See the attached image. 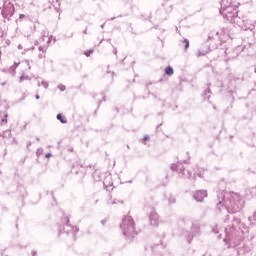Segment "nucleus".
<instances>
[{
	"label": "nucleus",
	"mask_w": 256,
	"mask_h": 256,
	"mask_svg": "<svg viewBox=\"0 0 256 256\" xmlns=\"http://www.w3.org/2000/svg\"><path fill=\"white\" fill-rule=\"evenodd\" d=\"M217 197V209L220 213H231L233 215L243 209L241 196L237 193L222 191L217 194Z\"/></svg>",
	"instance_id": "nucleus-1"
},
{
	"label": "nucleus",
	"mask_w": 256,
	"mask_h": 256,
	"mask_svg": "<svg viewBox=\"0 0 256 256\" xmlns=\"http://www.w3.org/2000/svg\"><path fill=\"white\" fill-rule=\"evenodd\" d=\"M229 219H232V224H229L225 228L226 237L224 241L225 243H228V249H231V247H237L235 239H233V236L231 234L233 233V229H235V227H237L241 223V220L235 216H227V218L225 219V223H227Z\"/></svg>",
	"instance_id": "nucleus-2"
},
{
	"label": "nucleus",
	"mask_w": 256,
	"mask_h": 256,
	"mask_svg": "<svg viewBox=\"0 0 256 256\" xmlns=\"http://www.w3.org/2000/svg\"><path fill=\"white\" fill-rule=\"evenodd\" d=\"M237 6L231 5V0H222L220 14L223 15L227 21H233L237 16Z\"/></svg>",
	"instance_id": "nucleus-3"
},
{
	"label": "nucleus",
	"mask_w": 256,
	"mask_h": 256,
	"mask_svg": "<svg viewBox=\"0 0 256 256\" xmlns=\"http://www.w3.org/2000/svg\"><path fill=\"white\" fill-rule=\"evenodd\" d=\"M120 229L123 232V235L125 237H128V239H133L135 235H137V232H135V222L133 221V218L131 216H126L120 225Z\"/></svg>",
	"instance_id": "nucleus-4"
},
{
	"label": "nucleus",
	"mask_w": 256,
	"mask_h": 256,
	"mask_svg": "<svg viewBox=\"0 0 256 256\" xmlns=\"http://www.w3.org/2000/svg\"><path fill=\"white\" fill-rule=\"evenodd\" d=\"M1 13L4 19H11V16L15 14V6L11 2L6 1Z\"/></svg>",
	"instance_id": "nucleus-5"
},
{
	"label": "nucleus",
	"mask_w": 256,
	"mask_h": 256,
	"mask_svg": "<svg viewBox=\"0 0 256 256\" xmlns=\"http://www.w3.org/2000/svg\"><path fill=\"white\" fill-rule=\"evenodd\" d=\"M171 169L172 171H177V173H179L181 177H191V172L185 170L181 162H178L177 164H172Z\"/></svg>",
	"instance_id": "nucleus-6"
},
{
	"label": "nucleus",
	"mask_w": 256,
	"mask_h": 256,
	"mask_svg": "<svg viewBox=\"0 0 256 256\" xmlns=\"http://www.w3.org/2000/svg\"><path fill=\"white\" fill-rule=\"evenodd\" d=\"M205 197H207V190H198L193 195V198L198 203H201L203 201V199H205Z\"/></svg>",
	"instance_id": "nucleus-7"
},
{
	"label": "nucleus",
	"mask_w": 256,
	"mask_h": 256,
	"mask_svg": "<svg viewBox=\"0 0 256 256\" xmlns=\"http://www.w3.org/2000/svg\"><path fill=\"white\" fill-rule=\"evenodd\" d=\"M149 219H150V224L153 227H157L159 225V214H157V212L151 211Z\"/></svg>",
	"instance_id": "nucleus-8"
},
{
	"label": "nucleus",
	"mask_w": 256,
	"mask_h": 256,
	"mask_svg": "<svg viewBox=\"0 0 256 256\" xmlns=\"http://www.w3.org/2000/svg\"><path fill=\"white\" fill-rule=\"evenodd\" d=\"M243 31H255V24L251 20H244L242 25Z\"/></svg>",
	"instance_id": "nucleus-9"
},
{
	"label": "nucleus",
	"mask_w": 256,
	"mask_h": 256,
	"mask_svg": "<svg viewBox=\"0 0 256 256\" xmlns=\"http://www.w3.org/2000/svg\"><path fill=\"white\" fill-rule=\"evenodd\" d=\"M192 233H193L192 235L191 234L188 235V243H191V241H193V237L199 234V225L194 224L192 226Z\"/></svg>",
	"instance_id": "nucleus-10"
},
{
	"label": "nucleus",
	"mask_w": 256,
	"mask_h": 256,
	"mask_svg": "<svg viewBox=\"0 0 256 256\" xmlns=\"http://www.w3.org/2000/svg\"><path fill=\"white\" fill-rule=\"evenodd\" d=\"M38 49L42 52L38 54L39 59H45V54L47 53V49H49V45L40 46Z\"/></svg>",
	"instance_id": "nucleus-11"
},
{
	"label": "nucleus",
	"mask_w": 256,
	"mask_h": 256,
	"mask_svg": "<svg viewBox=\"0 0 256 256\" xmlns=\"http://www.w3.org/2000/svg\"><path fill=\"white\" fill-rule=\"evenodd\" d=\"M174 71H173V67L171 66H167L165 68V75H168V77H171L173 75Z\"/></svg>",
	"instance_id": "nucleus-12"
},
{
	"label": "nucleus",
	"mask_w": 256,
	"mask_h": 256,
	"mask_svg": "<svg viewBox=\"0 0 256 256\" xmlns=\"http://www.w3.org/2000/svg\"><path fill=\"white\" fill-rule=\"evenodd\" d=\"M56 119H57L58 121H60V123H63V124L67 123V118L64 117L62 114H58V115L56 116Z\"/></svg>",
	"instance_id": "nucleus-13"
},
{
	"label": "nucleus",
	"mask_w": 256,
	"mask_h": 256,
	"mask_svg": "<svg viewBox=\"0 0 256 256\" xmlns=\"http://www.w3.org/2000/svg\"><path fill=\"white\" fill-rule=\"evenodd\" d=\"M182 44L184 45L185 51H187V49H189V40L188 39H184L182 41Z\"/></svg>",
	"instance_id": "nucleus-14"
},
{
	"label": "nucleus",
	"mask_w": 256,
	"mask_h": 256,
	"mask_svg": "<svg viewBox=\"0 0 256 256\" xmlns=\"http://www.w3.org/2000/svg\"><path fill=\"white\" fill-rule=\"evenodd\" d=\"M41 85L44 87V89H49V82L42 80Z\"/></svg>",
	"instance_id": "nucleus-15"
},
{
	"label": "nucleus",
	"mask_w": 256,
	"mask_h": 256,
	"mask_svg": "<svg viewBox=\"0 0 256 256\" xmlns=\"http://www.w3.org/2000/svg\"><path fill=\"white\" fill-rule=\"evenodd\" d=\"M51 41H53V43H55V41H57V40L55 39L54 36H50V37L48 38V41H47V44H46V45H48V47H49V44L51 43Z\"/></svg>",
	"instance_id": "nucleus-16"
},
{
	"label": "nucleus",
	"mask_w": 256,
	"mask_h": 256,
	"mask_svg": "<svg viewBox=\"0 0 256 256\" xmlns=\"http://www.w3.org/2000/svg\"><path fill=\"white\" fill-rule=\"evenodd\" d=\"M36 155H37V157H41V155H43V148H38Z\"/></svg>",
	"instance_id": "nucleus-17"
},
{
	"label": "nucleus",
	"mask_w": 256,
	"mask_h": 256,
	"mask_svg": "<svg viewBox=\"0 0 256 256\" xmlns=\"http://www.w3.org/2000/svg\"><path fill=\"white\" fill-rule=\"evenodd\" d=\"M175 198L173 196H170L168 199L169 205H173L175 203Z\"/></svg>",
	"instance_id": "nucleus-18"
},
{
	"label": "nucleus",
	"mask_w": 256,
	"mask_h": 256,
	"mask_svg": "<svg viewBox=\"0 0 256 256\" xmlns=\"http://www.w3.org/2000/svg\"><path fill=\"white\" fill-rule=\"evenodd\" d=\"M45 37H49V34L45 31L42 32V38L40 41H45Z\"/></svg>",
	"instance_id": "nucleus-19"
},
{
	"label": "nucleus",
	"mask_w": 256,
	"mask_h": 256,
	"mask_svg": "<svg viewBox=\"0 0 256 256\" xmlns=\"http://www.w3.org/2000/svg\"><path fill=\"white\" fill-rule=\"evenodd\" d=\"M30 79H31V78H30L29 76L23 75V76L20 77V83L23 82V81H25V80H30Z\"/></svg>",
	"instance_id": "nucleus-20"
},
{
	"label": "nucleus",
	"mask_w": 256,
	"mask_h": 256,
	"mask_svg": "<svg viewBox=\"0 0 256 256\" xmlns=\"http://www.w3.org/2000/svg\"><path fill=\"white\" fill-rule=\"evenodd\" d=\"M198 177H200L201 179H203L204 175H205V170L200 171L199 173H197Z\"/></svg>",
	"instance_id": "nucleus-21"
},
{
	"label": "nucleus",
	"mask_w": 256,
	"mask_h": 256,
	"mask_svg": "<svg viewBox=\"0 0 256 256\" xmlns=\"http://www.w3.org/2000/svg\"><path fill=\"white\" fill-rule=\"evenodd\" d=\"M58 89L60 90V91H65V85H63V84H59L58 85Z\"/></svg>",
	"instance_id": "nucleus-22"
},
{
	"label": "nucleus",
	"mask_w": 256,
	"mask_h": 256,
	"mask_svg": "<svg viewBox=\"0 0 256 256\" xmlns=\"http://www.w3.org/2000/svg\"><path fill=\"white\" fill-rule=\"evenodd\" d=\"M93 53V49H90L88 52H85L86 57H89Z\"/></svg>",
	"instance_id": "nucleus-23"
},
{
	"label": "nucleus",
	"mask_w": 256,
	"mask_h": 256,
	"mask_svg": "<svg viewBox=\"0 0 256 256\" xmlns=\"http://www.w3.org/2000/svg\"><path fill=\"white\" fill-rule=\"evenodd\" d=\"M204 55H207V52H198V57H202Z\"/></svg>",
	"instance_id": "nucleus-24"
},
{
	"label": "nucleus",
	"mask_w": 256,
	"mask_h": 256,
	"mask_svg": "<svg viewBox=\"0 0 256 256\" xmlns=\"http://www.w3.org/2000/svg\"><path fill=\"white\" fill-rule=\"evenodd\" d=\"M212 231H213V233H219V229L217 228V226L214 227V228L212 229Z\"/></svg>",
	"instance_id": "nucleus-25"
},
{
	"label": "nucleus",
	"mask_w": 256,
	"mask_h": 256,
	"mask_svg": "<svg viewBox=\"0 0 256 256\" xmlns=\"http://www.w3.org/2000/svg\"><path fill=\"white\" fill-rule=\"evenodd\" d=\"M7 117H8V114H5V118L2 119V123H7Z\"/></svg>",
	"instance_id": "nucleus-26"
},
{
	"label": "nucleus",
	"mask_w": 256,
	"mask_h": 256,
	"mask_svg": "<svg viewBox=\"0 0 256 256\" xmlns=\"http://www.w3.org/2000/svg\"><path fill=\"white\" fill-rule=\"evenodd\" d=\"M25 63L27 64L28 69L31 70V64H29V60H26Z\"/></svg>",
	"instance_id": "nucleus-27"
},
{
	"label": "nucleus",
	"mask_w": 256,
	"mask_h": 256,
	"mask_svg": "<svg viewBox=\"0 0 256 256\" xmlns=\"http://www.w3.org/2000/svg\"><path fill=\"white\" fill-rule=\"evenodd\" d=\"M143 141H149V135H145Z\"/></svg>",
	"instance_id": "nucleus-28"
},
{
	"label": "nucleus",
	"mask_w": 256,
	"mask_h": 256,
	"mask_svg": "<svg viewBox=\"0 0 256 256\" xmlns=\"http://www.w3.org/2000/svg\"><path fill=\"white\" fill-rule=\"evenodd\" d=\"M45 157H46V159H49V157H52V154H51V153H47V154L45 155Z\"/></svg>",
	"instance_id": "nucleus-29"
},
{
	"label": "nucleus",
	"mask_w": 256,
	"mask_h": 256,
	"mask_svg": "<svg viewBox=\"0 0 256 256\" xmlns=\"http://www.w3.org/2000/svg\"><path fill=\"white\" fill-rule=\"evenodd\" d=\"M19 19H25V15L24 14H20L19 15Z\"/></svg>",
	"instance_id": "nucleus-30"
},
{
	"label": "nucleus",
	"mask_w": 256,
	"mask_h": 256,
	"mask_svg": "<svg viewBox=\"0 0 256 256\" xmlns=\"http://www.w3.org/2000/svg\"><path fill=\"white\" fill-rule=\"evenodd\" d=\"M110 205H117V201L109 202Z\"/></svg>",
	"instance_id": "nucleus-31"
},
{
	"label": "nucleus",
	"mask_w": 256,
	"mask_h": 256,
	"mask_svg": "<svg viewBox=\"0 0 256 256\" xmlns=\"http://www.w3.org/2000/svg\"><path fill=\"white\" fill-rule=\"evenodd\" d=\"M244 253L243 250H238V255H243Z\"/></svg>",
	"instance_id": "nucleus-32"
},
{
	"label": "nucleus",
	"mask_w": 256,
	"mask_h": 256,
	"mask_svg": "<svg viewBox=\"0 0 256 256\" xmlns=\"http://www.w3.org/2000/svg\"><path fill=\"white\" fill-rule=\"evenodd\" d=\"M32 255H33V256H36V255H37V251H36V250H33V251H32Z\"/></svg>",
	"instance_id": "nucleus-33"
},
{
	"label": "nucleus",
	"mask_w": 256,
	"mask_h": 256,
	"mask_svg": "<svg viewBox=\"0 0 256 256\" xmlns=\"http://www.w3.org/2000/svg\"><path fill=\"white\" fill-rule=\"evenodd\" d=\"M113 53L114 55H117V48H114Z\"/></svg>",
	"instance_id": "nucleus-34"
},
{
	"label": "nucleus",
	"mask_w": 256,
	"mask_h": 256,
	"mask_svg": "<svg viewBox=\"0 0 256 256\" xmlns=\"http://www.w3.org/2000/svg\"><path fill=\"white\" fill-rule=\"evenodd\" d=\"M253 219H254V221H256V211H255V213L253 215Z\"/></svg>",
	"instance_id": "nucleus-35"
},
{
	"label": "nucleus",
	"mask_w": 256,
	"mask_h": 256,
	"mask_svg": "<svg viewBox=\"0 0 256 256\" xmlns=\"http://www.w3.org/2000/svg\"><path fill=\"white\" fill-rule=\"evenodd\" d=\"M18 49H23V46L21 44H19Z\"/></svg>",
	"instance_id": "nucleus-36"
},
{
	"label": "nucleus",
	"mask_w": 256,
	"mask_h": 256,
	"mask_svg": "<svg viewBox=\"0 0 256 256\" xmlns=\"http://www.w3.org/2000/svg\"><path fill=\"white\" fill-rule=\"evenodd\" d=\"M33 49H35V47H32L31 49H25V51H31Z\"/></svg>",
	"instance_id": "nucleus-37"
},
{
	"label": "nucleus",
	"mask_w": 256,
	"mask_h": 256,
	"mask_svg": "<svg viewBox=\"0 0 256 256\" xmlns=\"http://www.w3.org/2000/svg\"><path fill=\"white\" fill-rule=\"evenodd\" d=\"M11 69H13V71H15V69H17V66H12Z\"/></svg>",
	"instance_id": "nucleus-38"
},
{
	"label": "nucleus",
	"mask_w": 256,
	"mask_h": 256,
	"mask_svg": "<svg viewBox=\"0 0 256 256\" xmlns=\"http://www.w3.org/2000/svg\"><path fill=\"white\" fill-rule=\"evenodd\" d=\"M83 34H84V35H87V29H85V30L83 31Z\"/></svg>",
	"instance_id": "nucleus-39"
},
{
	"label": "nucleus",
	"mask_w": 256,
	"mask_h": 256,
	"mask_svg": "<svg viewBox=\"0 0 256 256\" xmlns=\"http://www.w3.org/2000/svg\"><path fill=\"white\" fill-rule=\"evenodd\" d=\"M36 99H40V96H39V94H37V95H36Z\"/></svg>",
	"instance_id": "nucleus-40"
},
{
	"label": "nucleus",
	"mask_w": 256,
	"mask_h": 256,
	"mask_svg": "<svg viewBox=\"0 0 256 256\" xmlns=\"http://www.w3.org/2000/svg\"><path fill=\"white\" fill-rule=\"evenodd\" d=\"M27 147H31V142H29V143L27 144Z\"/></svg>",
	"instance_id": "nucleus-41"
},
{
	"label": "nucleus",
	"mask_w": 256,
	"mask_h": 256,
	"mask_svg": "<svg viewBox=\"0 0 256 256\" xmlns=\"http://www.w3.org/2000/svg\"><path fill=\"white\" fill-rule=\"evenodd\" d=\"M101 223H102V225H105V220H102Z\"/></svg>",
	"instance_id": "nucleus-42"
},
{
	"label": "nucleus",
	"mask_w": 256,
	"mask_h": 256,
	"mask_svg": "<svg viewBox=\"0 0 256 256\" xmlns=\"http://www.w3.org/2000/svg\"><path fill=\"white\" fill-rule=\"evenodd\" d=\"M38 87H41V82L38 81Z\"/></svg>",
	"instance_id": "nucleus-43"
},
{
	"label": "nucleus",
	"mask_w": 256,
	"mask_h": 256,
	"mask_svg": "<svg viewBox=\"0 0 256 256\" xmlns=\"http://www.w3.org/2000/svg\"><path fill=\"white\" fill-rule=\"evenodd\" d=\"M115 19V17L111 18L110 21H113Z\"/></svg>",
	"instance_id": "nucleus-44"
},
{
	"label": "nucleus",
	"mask_w": 256,
	"mask_h": 256,
	"mask_svg": "<svg viewBox=\"0 0 256 256\" xmlns=\"http://www.w3.org/2000/svg\"><path fill=\"white\" fill-rule=\"evenodd\" d=\"M103 27H105V25L102 24V25H101V28L103 29Z\"/></svg>",
	"instance_id": "nucleus-45"
},
{
	"label": "nucleus",
	"mask_w": 256,
	"mask_h": 256,
	"mask_svg": "<svg viewBox=\"0 0 256 256\" xmlns=\"http://www.w3.org/2000/svg\"><path fill=\"white\" fill-rule=\"evenodd\" d=\"M254 72L256 73V68H255Z\"/></svg>",
	"instance_id": "nucleus-46"
}]
</instances>
